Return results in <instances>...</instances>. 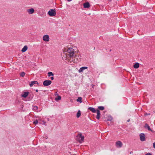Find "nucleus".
Returning a JSON list of instances; mask_svg holds the SVG:
<instances>
[{
    "label": "nucleus",
    "instance_id": "f257e3e1",
    "mask_svg": "<svg viewBox=\"0 0 155 155\" xmlns=\"http://www.w3.org/2000/svg\"><path fill=\"white\" fill-rule=\"evenodd\" d=\"M65 52H67L64 55V56L66 58L65 59L71 63H74V58L76 56V55H74L75 51L74 49L72 48H69Z\"/></svg>",
    "mask_w": 155,
    "mask_h": 155
},
{
    "label": "nucleus",
    "instance_id": "f03ea898",
    "mask_svg": "<svg viewBox=\"0 0 155 155\" xmlns=\"http://www.w3.org/2000/svg\"><path fill=\"white\" fill-rule=\"evenodd\" d=\"M77 140L79 142V143H82L83 142L84 137L81 134H78L77 136Z\"/></svg>",
    "mask_w": 155,
    "mask_h": 155
},
{
    "label": "nucleus",
    "instance_id": "7ed1b4c3",
    "mask_svg": "<svg viewBox=\"0 0 155 155\" xmlns=\"http://www.w3.org/2000/svg\"><path fill=\"white\" fill-rule=\"evenodd\" d=\"M48 15L50 16H54L56 15V12L54 9H51L48 12Z\"/></svg>",
    "mask_w": 155,
    "mask_h": 155
},
{
    "label": "nucleus",
    "instance_id": "20e7f679",
    "mask_svg": "<svg viewBox=\"0 0 155 155\" xmlns=\"http://www.w3.org/2000/svg\"><path fill=\"white\" fill-rule=\"evenodd\" d=\"M140 139L142 141H144L146 140V136L144 133H141L139 134Z\"/></svg>",
    "mask_w": 155,
    "mask_h": 155
},
{
    "label": "nucleus",
    "instance_id": "39448f33",
    "mask_svg": "<svg viewBox=\"0 0 155 155\" xmlns=\"http://www.w3.org/2000/svg\"><path fill=\"white\" fill-rule=\"evenodd\" d=\"M43 40L46 42H48L50 40L49 36L48 35H45L43 36Z\"/></svg>",
    "mask_w": 155,
    "mask_h": 155
},
{
    "label": "nucleus",
    "instance_id": "423d86ee",
    "mask_svg": "<svg viewBox=\"0 0 155 155\" xmlns=\"http://www.w3.org/2000/svg\"><path fill=\"white\" fill-rule=\"evenodd\" d=\"M51 83V81L50 80H45L43 82V84L45 86H48L50 85Z\"/></svg>",
    "mask_w": 155,
    "mask_h": 155
},
{
    "label": "nucleus",
    "instance_id": "0eeeda50",
    "mask_svg": "<svg viewBox=\"0 0 155 155\" xmlns=\"http://www.w3.org/2000/svg\"><path fill=\"white\" fill-rule=\"evenodd\" d=\"M116 146L118 148L121 147L123 145V143L120 141H117L116 142Z\"/></svg>",
    "mask_w": 155,
    "mask_h": 155
},
{
    "label": "nucleus",
    "instance_id": "6e6552de",
    "mask_svg": "<svg viewBox=\"0 0 155 155\" xmlns=\"http://www.w3.org/2000/svg\"><path fill=\"white\" fill-rule=\"evenodd\" d=\"M27 11L28 14H31L34 12L35 10L33 8H31L30 9H28L27 10Z\"/></svg>",
    "mask_w": 155,
    "mask_h": 155
},
{
    "label": "nucleus",
    "instance_id": "1a4fd4ad",
    "mask_svg": "<svg viewBox=\"0 0 155 155\" xmlns=\"http://www.w3.org/2000/svg\"><path fill=\"white\" fill-rule=\"evenodd\" d=\"M88 68L87 67H83L80 68L78 70V72L79 73H81L83 72L84 70L87 69Z\"/></svg>",
    "mask_w": 155,
    "mask_h": 155
},
{
    "label": "nucleus",
    "instance_id": "9d476101",
    "mask_svg": "<svg viewBox=\"0 0 155 155\" xmlns=\"http://www.w3.org/2000/svg\"><path fill=\"white\" fill-rule=\"evenodd\" d=\"M29 94L28 92H25L22 93L21 94V96L24 98L27 97Z\"/></svg>",
    "mask_w": 155,
    "mask_h": 155
},
{
    "label": "nucleus",
    "instance_id": "9b49d317",
    "mask_svg": "<svg viewBox=\"0 0 155 155\" xmlns=\"http://www.w3.org/2000/svg\"><path fill=\"white\" fill-rule=\"evenodd\" d=\"M83 6L84 8H89L90 6L89 3L88 2H87L84 3Z\"/></svg>",
    "mask_w": 155,
    "mask_h": 155
},
{
    "label": "nucleus",
    "instance_id": "f8f14e48",
    "mask_svg": "<svg viewBox=\"0 0 155 155\" xmlns=\"http://www.w3.org/2000/svg\"><path fill=\"white\" fill-rule=\"evenodd\" d=\"M38 84V83L37 81H33L31 82V83L29 84V85L30 87H32L33 85L35 84Z\"/></svg>",
    "mask_w": 155,
    "mask_h": 155
},
{
    "label": "nucleus",
    "instance_id": "ddd939ff",
    "mask_svg": "<svg viewBox=\"0 0 155 155\" xmlns=\"http://www.w3.org/2000/svg\"><path fill=\"white\" fill-rule=\"evenodd\" d=\"M97 118L98 119H99L100 118V111L98 110H97Z\"/></svg>",
    "mask_w": 155,
    "mask_h": 155
},
{
    "label": "nucleus",
    "instance_id": "4468645a",
    "mask_svg": "<svg viewBox=\"0 0 155 155\" xmlns=\"http://www.w3.org/2000/svg\"><path fill=\"white\" fill-rule=\"evenodd\" d=\"M144 127L146 129H147L149 130L152 131V130L150 129L149 126L147 124H145Z\"/></svg>",
    "mask_w": 155,
    "mask_h": 155
},
{
    "label": "nucleus",
    "instance_id": "2eb2a0df",
    "mask_svg": "<svg viewBox=\"0 0 155 155\" xmlns=\"http://www.w3.org/2000/svg\"><path fill=\"white\" fill-rule=\"evenodd\" d=\"M28 47L26 45H25L23 48L21 49V51L23 52L26 51L28 49Z\"/></svg>",
    "mask_w": 155,
    "mask_h": 155
},
{
    "label": "nucleus",
    "instance_id": "dca6fc26",
    "mask_svg": "<svg viewBox=\"0 0 155 155\" xmlns=\"http://www.w3.org/2000/svg\"><path fill=\"white\" fill-rule=\"evenodd\" d=\"M139 67V64L138 63H136L134 65V67L135 69H137Z\"/></svg>",
    "mask_w": 155,
    "mask_h": 155
},
{
    "label": "nucleus",
    "instance_id": "f3484780",
    "mask_svg": "<svg viewBox=\"0 0 155 155\" xmlns=\"http://www.w3.org/2000/svg\"><path fill=\"white\" fill-rule=\"evenodd\" d=\"M88 109L90 110L91 111H92L93 113H95L96 111V110L95 109L92 107H89L88 108Z\"/></svg>",
    "mask_w": 155,
    "mask_h": 155
},
{
    "label": "nucleus",
    "instance_id": "a211bd4d",
    "mask_svg": "<svg viewBox=\"0 0 155 155\" xmlns=\"http://www.w3.org/2000/svg\"><path fill=\"white\" fill-rule=\"evenodd\" d=\"M61 97L60 96L58 95L57 97H55V99L56 101H58L61 100Z\"/></svg>",
    "mask_w": 155,
    "mask_h": 155
},
{
    "label": "nucleus",
    "instance_id": "6ab92c4d",
    "mask_svg": "<svg viewBox=\"0 0 155 155\" xmlns=\"http://www.w3.org/2000/svg\"><path fill=\"white\" fill-rule=\"evenodd\" d=\"M81 115V111L79 110L77 114V117L79 118Z\"/></svg>",
    "mask_w": 155,
    "mask_h": 155
},
{
    "label": "nucleus",
    "instance_id": "aec40b11",
    "mask_svg": "<svg viewBox=\"0 0 155 155\" xmlns=\"http://www.w3.org/2000/svg\"><path fill=\"white\" fill-rule=\"evenodd\" d=\"M82 98L81 97H79L77 99V101L78 102H79L80 103L82 102Z\"/></svg>",
    "mask_w": 155,
    "mask_h": 155
},
{
    "label": "nucleus",
    "instance_id": "412c9836",
    "mask_svg": "<svg viewBox=\"0 0 155 155\" xmlns=\"http://www.w3.org/2000/svg\"><path fill=\"white\" fill-rule=\"evenodd\" d=\"M98 108L101 110H103L104 109V107L102 106H99Z\"/></svg>",
    "mask_w": 155,
    "mask_h": 155
},
{
    "label": "nucleus",
    "instance_id": "4be33fe9",
    "mask_svg": "<svg viewBox=\"0 0 155 155\" xmlns=\"http://www.w3.org/2000/svg\"><path fill=\"white\" fill-rule=\"evenodd\" d=\"M48 77H50L51 76H53L54 74L52 72H50L48 73Z\"/></svg>",
    "mask_w": 155,
    "mask_h": 155
},
{
    "label": "nucleus",
    "instance_id": "5701e85b",
    "mask_svg": "<svg viewBox=\"0 0 155 155\" xmlns=\"http://www.w3.org/2000/svg\"><path fill=\"white\" fill-rule=\"evenodd\" d=\"M25 73L24 72H22L20 73V75L22 77H23L25 75Z\"/></svg>",
    "mask_w": 155,
    "mask_h": 155
},
{
    "label": "nucleus",
    "instance_id": "b1692460",
    "mask_svg": "<svg viewBox=\"0 0 155 155\" xmlns=\"http://www.w3.org/2000/svg\"><path fill=\"white\" fill-rule=\"evenodd\" d=\"M38 107L37 106H34L33 107V110H38Z\"/></svg>",
    "mask_w": 155,
    "mask_h": 155
},
{
    "label": "nucleus",
    "instance_id": "393cba45",
    "mask_svg": "<svg viewBox=\"0 0 155 155\" xmlns=\"http://www.w3.org/2000/svg\"><path fill=\"white\" fill-rule=\"evenodd\" d=\"M108 118L107 119V120L109 121H111L112 120V117L110 116H109L108 117Z\"/></svg>",
    "mask_w": 155,
    "mask_h": 155
},
{
    "label": "nucleus",
    "instance_id": "a878e982",
    "mask_svg": "<svg viewBox=\"0 0 155 155\" xmlns=\"http://www.w3.org/2000/svg\"><path fill=\"white\" fill-rule=\"evenodd\" d=\"M33 123L35 124H37L38 123V121L37 120H35L33 122Z\"/></svg>",
    "mask_w": 155,
    "mask_h": 155
},
{
    "label": "nucleus",
    "instance_id": "bb28decb",
    "mask_svg": "<svg viewBox=\"0 0 155 155\" xmlns=\"http://www.w3.org/2000/svg\"><path fill=\"white\" fill-rule=\"evenodd\" d=\"M153 147L155 149V142H154L153 143Z\"/></svg>",
    "mask_w": 155,
    "mask_h": 155
},
{
    "label": "nucleus",
    "instance_id": "cd10ccee",
    "mask_svg": "<svg viewBox=\"0 0 155 155\" xmlns=\"http://www.w3.org/2000/svg\"><path fill=\"white\" fill-rule=\"evenodd\" d=\"M145 155H152L150 153H147L145 154Z\"/></svg>",
    "mask_w": 155,
    "mask_h": 155
},
{
    "label": "nucleus",
    "instance_id": "c85d7f7f",
    "mask_svg": "<svg viewBox=\"0 0 155 155\" xmlns=\"http://www.w3.org/2000/svg\"><path fill=\"white\" fill-rule=\"evenodd\" d=\"M51 80H54V78L53 77H51Z\"/></svg>",
    "mask_w": 155,
    "mask_h": 155
},
{
    "label": "nucleus",
    "instance_id": "c756f323",
    "mask_svg": "<svg viewBox=\"0 0 155 155\" xmlns=\"http://www.w3.org/2000/svg\"><path fill=\"white\" fill-rule=\"evenodd\" d=\"M43 124H45V123H46V122H45L44 121H43Z\"/></svg>",
    "mask_w": 155,
    "mask_h": 155
},
{
    "label": "nucleus",
    "instance_id": "7c9ffc66",
    "mask_svg": "<svg viewBox=\"0 0 155 155\" xmlns=\"http://www.w3.org/2000/svg\"><path fill=\"white\" fill-rule=\"evenodd\" d=\"M38 90H37H37H36V92H38Z\"/></svg>",
    "mask_w": 155,
    "mask_h": 155
}]
</instances>
